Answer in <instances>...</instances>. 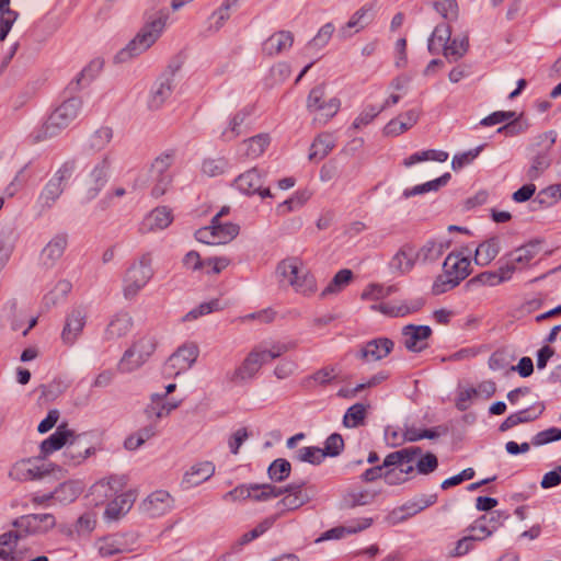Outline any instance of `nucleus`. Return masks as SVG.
I'll return each mask as SVG.
<instances>
[{"mask_svg": "<svg viewBox=\"0 0 561 561\" xmlns=\"http://www.w3.org/2000/svg\"><path fill=\"white\" fill-rule=\"evenodd\" d=\"M291 347L294 345L280 342H262L254 345L240 365L234 368L231 381L245 383L253 380L265 364L280 357Z\"/></svg>", "mask_w": 561, "mask_h": 561, "instance_id": "nucleus-1", "label": "nucleus"}, {"mask_svg": "<svg viewBox=\"0 0 561 561\" xmlns=\"http://www.w3.org/2000/svg\"><path fill=\"white\" fill-rule=\"evenodd\" d=\"M82 100L70 98L62 102L47 118V121L32 133L35 142L56 137L67 128L80 114Z\"/></svg>", "mask_w": 561, "mask_h": 561, "instance_id": "nucleus-2", "label": "nucleus"}, {"mask_svg": "<svg viewBox=\"0 0 561 561\" xmlns=\"http://www.w3.org/2000/svg\"><path fill=\"white\" fill-rule=\"evenodd\" d=\"M152 263V254L146 252L135 259L127 267L122 280V291L125 299H135L150 283L154 275Z\"/></svg>", "mask_w": 561, "mask_h": 561, "instance_id": "nucleus-3", "label": "nucleus"}, {"mask_svg": "<svg viewBox=\"0 0 561 561\" xmlns=\"http://www.w3.org/2000/svg\"><path fill=\"white\" fill-rule=\"evenodd\" d=\"M277 273L297 294L311 296L317 291V283L306 263L298 256H290L277 265Z\"/></svg>", "mask_w": 561, "mask_h": 561, "instance_id": "nucleus-4", "label": "nucleus"}, {"mask_svg": "<svg viewBox=\"0 0 561 561\" xmlns=\"http://www.w3.org/2000/svg\"><path fill=\"white\" fill-rule=\"evenodd\" d=\"M168 21L169 15L163 12L150 16L121 54L135 57L147 51L164 33Z\"/></svg>", "mask_w": 561, "mask_h": 561, "instance_id": "nucleus-5", "label": "nucleus"}, {"mask_svg": "<svg viewBox=\"0 0 561 561\" xmlns=\"http://www.w3.org/2000/svg\"><path fill=\"white\" fill-rule=\"evenodd\" d=\"M341 105L340 98L328 95L324 83L313 87L306 100V110L311 115L312 124L318 126L328 124L340 112Z\"/></svg>", "mask_w": 561, "mask_h": 561, "instance_id": "nucleus-6", "label": "nucleus"}, {"mask_svg": "<svg viewBox=\"0 0 561 561\" xmlns=\"http://www.w3.org/2000/svg\"><path fill=\"white\" fill-rule=\"evenodd\" d=\"M419 451V448H404L389 454L383 460L386 483L396 485L405 482L414 469L413 461Z\"/></svg>", "mask_w": 561, "mask_h": 561, "instance_id": "nucleus-7", "label": "nucleus"}, {"mask_svg": "<svg viewBox=\"0 0 561 561\" xmlns=\"http://www.w3.org/2000/svg\"><path fill=\"white\" fill-rule=\"evenodd\" d=\"M156 340L151 335L136 339L118 363L122 373H130L142 366L156 350Z\"/></svg>", "mask_w": 561, "mask_h": 561, "instance_id": "nucleus-8", "label": "nucleus"}, {"mask_svg": "<svg viewBox=\"0 0 561 561\" xmlns=\"http://www.w3.org/2000/svg\"><path fill=\"white\" fill-rule=\"evenodd\" d=\"M239 233V226L232 222H221L213 218L209 226L195 231V239L208 245L226 244L232 241Z\"/></svg>", "mask_w": 561, "mask_h": 561, "instance_id": "nucleus-9", "label": "nucleus"}, {"mask_svg": "<svg viewBox=\"0 0 561 561\" xmlns=\"http://www.w3.org/2000/svg\"><path fill=\"white\" fill-rule=\"evenodd\" d=\"M112 162L111 154H105L87 175L82 184V199L84 202L94 199L105 186L110 178Z\"/></svg>", "mask_w": 561, "mask_h": 561, "instance_id": "nucleus-10", "label": "nucleus"}, {"mask_svg": "<svg viewBox=\"0 0 561 561\" xmlns=\"http://www.w3.org/2000/svg\"><path fill=\"white\" fill-rule=\"evenodd\" d=\"M264 182L265 174L257 168H251L234 179L233 186L247 196L273 197L270 188L264 186Z\"/></svg>", "mask_w": 561, "mask_h": 561, "instance_id": "nucleus-11", "label": "nucleus"}, {"mask_svg": "<svg viewBox=\"0 0 561 561\" xmlns=\"http://www.w3.org/2000/svg\"><path fill=\"white\" fill-rule=\"evenodd\" d=\"M24 537L45 535L56 526V518L50 513L23 515L12 523Z\"/></svg>", "mask_w": 561, "mask_h": 561, "instance_id": "nucleus-12", "label": "nucleus"}, {"mask_svg": "<svg viewBox=\"0 0 561 561\" xmlns=\"http://www.w3.org/2000/svg\"><path fill=\"white\" fill-rule=\"evenodd\" d=\"M376 16V4L374 2H367L359 7L339 28V36L342 39L351 38L353 35L364 31L375 20Z\"/></svg>", "mask_w": 561, "mask_h": 561, "instance_id": "nucleus-13", "label": "nucleus"}, {"mask_svg": "<svg viewBox=\"0 0 561 561\" xmlns=\"http://www.w3.org/2000/svg\"><path fill=\"white\" fill-rule=\"evenodd\" d=\"M199 350L196 343L188 342L180 346L168 359L164 371L178 376L188 370L196 362Z\"/></svg>", "mask_w": 561, "mask_h": 561, "instance_id": "nucleus-14", "label": "nucleus"}, {"mask_svg": "<svg viewBox=\"0 0 561 561\" xmlns=\"http://www.w3.org/2000/svg\"><path fill=\"white\" fill-rule=\"evenodd\" d=\"M48 472V465L39 456L16 461L10 470V477L18 481H33L42 479Z\"/></svg>", "mask_w": 561, "mask_h": 561, "instance_id": "nucleus-15", "label": "nucleus"}, {"mask_svg": "<svg viewBox=\"0 0 561 561\" xmlns=\"http://www.w3.org/2000/svg\"><path fill=\"white\" fill-rule=\"evenodd\" d=\"M436 502L437 494L435 493L416 495L407 501L402 506L393 510L388 516L389 523L392 525L399 524L434 505Z\"/></svg>", "mask_w": 561, "mask_h": 561, "instance_id": "nucleus-16", "label": "nucleus"}, {"mask_svg": "<svg viewBox=\"0 0 561 561\" xmlns=\"http://www.w3.org/2000/svg\"><path fill=\"white\" fill-rule=\"evenodd\" d=\"M174 507L173 496L165 490H156L148 494L139 504L140 512L149 517H160Z\"/></svg>", "mask_w": 561, "mask_h": 561, "instance_id": "nucleus-17", "label": "nucleus"}, {"mask_svg": "<svg viewBox=\"0 0 561 561\" xmlns=\"http://www.w3.org/2000/svg\"><path fill=\"white\" fill-rule=\"evenodd\" d=\"M173 160V153L171 152H164L153 160L150 168V176L156 182L152 187L153 196L159 197L163 195L170 185L171 175L169 174V169Z\"/></svg>", "mask_w": 561, "mask_h": 561, "instance_id": "nucleus-18", "label": "nucleus"}, {"mask_svg": "<svg viewBox=\"0 0 561 561\" xmlns=\"http://www.w3.org/2000/svg\"><path fill=\"white\" fill-rule=\"evenodd\" d=\"M94 454V448L88 439L87 434H76L72 432L69 443L64 451V463L68 466H79L87 458Z\"/></svg>", "mask_w": 561, "mask_h": 561, "instance_id": "nucleus-19", "label": "nucleus"}, {"mask_svg": "<svg viewBox=\"0 0 561 561\" xmlns=\"http://www.w3.org/2000/svg\"><path fill=\"white\" fill-rule=\"evenodd\" d=\"M417 260L416 248L405 243L399 248L388 263L391 273L403 276L409 274L415 266Z\"/></svg>", "mask_w": 561, "mask_h": 561, "instance_id": "nucleus-20", "label": "nucleus"}, {"mask_svg": "<svg viewBox=\"0 0 561 561\" xmlns=\"http://www.w3.org/2000/svg\"><path fill=\"white\" fill-rule=\"evenodd\" d=\"M443 270L455 280L461 283L471 273L470 253L465 254L462 251L450 252L443 263Z\"/></svg>", "mask_w": 561, "mask_h": 561, "instance_id": "nucleus-21", "label": "nucleus"}, {"mask_svg": "<svg viewBox=\"0 0 561 561\" xmlns=\"http://www.w3.org/2000/svg\"><path fill=\"white\" fill-rule=\"evenodd\" d=\"M87 322V312L82 308L72 309L66 317L65 325L61 331V341L64 344L73 345L81 335Z\"/></svg>", "mask_w": 561, "mask_h": 561, "instance_id": "nucleus-22", "label": "nucleus"}, {"mask_svg": "<svg viewBox=\"0 0 561 561\" xmlns=\"http://www.w3.org/2000/svg\"><path fill=\"white\" fill-rule=\"evenodd\" d=\"M431 335L432 329L428 325L408 324L402 329V342L411 352L425 350Z\"/></svg>", "mask_w": 561, "mask_h": 561, "instance_id": "nucleus-23", "label": "nucleus"}, {"mask_svg": "<svg viewBox=\"0 0 561 561\" xmlns=\"http://www.w3.org/2000/svg\"><path fill=\"white\" fill-rule=\"evenodd\" d=\"M280 501L277 502L276 507L278 510L277 518L285 512L298 510L302 505L309 502L310 496L302 490L301 484H289L283 488V494Z\"/></svg>", "mask_w": 561, "mask_h": 561, "instance_id": "nucleus-24", "label": "nucleus"}, {"mask_svg": "<svg viewBox=\"0 0 561 561\" xmlns=\"http://www.w3.org/2000/svg\"><path fill=\"white\" fill-rule=\"evenodd\" d=\"M126 483L124 476H113L108 479L98 481L91 486L90 496L95 505L102 504L106 499L112 497Z\"/></svg>", "mask_w": 561, "mask_h": 561, "instance_id": "nucleus-25", "label": "nucleus"}, {"mask_svg": "<svg viewBox=\"0 0 561 561\" xmlns=\"http://www.w3.org/2000/svg\"><path fill=\"white\" fill-rule=\"evenodd\" d=\"M136 496L137 493L134 490H128L116 495L112 501L107 503L104 512V518L112 522L118 520L125 516L133 507L136 501Z\"/></svg>", "mask_w": 561, "mask_h": 561, "instance_id": "nucleus-26", "label": "nucleus"}, {"mask_svg": "<svg viewBox=\"0 0 561 561\" xmlns=\"http://www.w3.org/2000/svg\"><path fill=\"white\" fill-rule=\"evenodd\" d=\"M271 142L267 134H260L239 144L237 157L240 160H254L261 157Z\"/></svg>", "mask_w": 561, "mask_h": 561, "instance_id": "nucleus-27", "label": "nucleus"}, {"mask_svg": "<svg viewBox=\"0 0 561 561\" xmlns=\"http://www.w3.org/2000/svg\"><path fill=\"white\" fill-rule=\"evenodd\" d=\"M68 245V238L64 233L54 236L41 252V264L53 267L61 259Z\"/></svg>", "mask_w": 561, "mask_h": 561, "instance_id": "nucleus-28", "label": "nucleus"}, {"mask_svg": "<svg viewBox=\"0 0 561 561\" xmlns=\"http://www.w3.org/2000/svg\"><path fill=\"white\" fill-rule=\"evenodd\" d=\"M180 401H167L165 394L152 393L150 402L145 408V414L148 420L156 422L167 417L173 410L178 409Z\"/></svg>", "mask_w": 561, "mask_h": 561, "instance_id": "nucleus-29", "label": "nucleus"}, {"mask_svg": "<svg viewBox=\"0 0 561 561\" xmlns=\"http://www.w3.org/2000/svg\"><path fill=\"white\" fill-rule=\"evenodd\" d=\"M174 89V80L171 77L159 78L150 89L147 104L150 110H159L171 96Z\"/></svg>", "mask_w": 561, "mask_h": 561, "instance_id": "nucleus-30", "label": "nucleus"}, {"mask_svg": "<svg viewBox=\"0 0 561 561\" xmlns=\"http://www.w3.org/2000/svg\"><path fill=\"white\" fill-rule=\"evenodd\" d=\"M94 547L101 558H111L113 556L130 551L123 535H107L99 538Z\"/></svg>", "mask_w": 561, "mask_h": 561, "instance_id": "nucleus-31", "label": "nucleus"}, {"mask_svg": "<svg viewBox=\"0 0 561 561\" xmlns=\"http://www.w3.org/2000/svg\"><path fill=\"white\" fill-rule=\"evenodd\" d=\"M294 44V34L290 31H278L268 36L262 45L266 56L274 57L288 51Z\"/></svg>", "mask_w": 561, "mask_h": 561, "instance_id": "nucleus-32", "label": "nucleus"}, {"mask_svg": "<svg viewBox=\"0 0 561 561\" xmlns=\"http://www.w3.org/2000/svg\"><path fill=\"white\" fill-rule=\"evenodd\" d=\"M215 465L211 461L197 462L185 472L182 484L185 489L195 488L210 479L215 473Z\"/></svg>", "mask_w": 561, "mask_h": 561, "instance_id": "nucleus-33", "label": "nucleus"}, {"mask_svg": "<svg viewBox=\"0 0 561 561\" xmlns=\"http://www.w3.org/2000/svg\"><path fill=\"white\" fill-rule=\"evenodd\" d=\"M72 430L68 428L66 424H61L57 427V430L46 439H44L41 444V456L43 458L61 449L62 447H67L70 437H72Z\"/></svg>", "mask_w": 561, "mask_h": 561, "instance_id": "nucleus-34", "label": "nucleus"}, {"mask_svg": "<svg viewBox=\"0 0 561 561\" xmlns=\"http://www.w3.org/2000/svg\"><path fill=\"white\" fill-rule=\"evenodd\" d=\"M393 348V342L387 337L369 341L360 351V357L367 362L385 358Z\"/></svg>", "mask_w": 561, "mask_h": 561, "instance_id": "nucleus-35", "label": "nucleus"}, {"mask_svg": "<svg viewBox=\"0 0 561 561\" xmlns=\"http://www.w3.org/2000/svg\"><path fill=\"white\" fill-rule=\"evenodd\" d=\"M173 221V215L167 206H160L151 210L142 221V229L146 231L163 230Z\"/></svg>", "mask_w": 561, "mask_h": 561, "instance_id": "nucleus-36", "label": "nucleus"}, {"mask_svg": "<svg viewBox=\"0 0 561 561\" xmlns=\"http://www.w3.org/2000/svg\"><path fill=\"white\" fill-rule=\"evenodd\" d=\"M373 524V519L369 517L359 518L351 522L347 526H339L332 529L327 530L320 538L321 540H332V539H341L345 536L353 535L359 533L362 530L367 529Z\"/></svg>", "mask_w": 561, "mask_h": 561, "instance_id": "nucleus-37", "label": "nucleus"}, {"mask_svg": "<svg viewBox=\"0 0 561 561\" xmlns=\"http://www.w3.org/2000/svg\"><path fill=\"white\" fill-rule=\"evenodd\" d=\"M133 327V319L127 312H121L113 317L104 331L106 341H115L125 336Z\"/></svg>", "mask_w": 561, "mask_h": 561, "instance_id": "nucleus-38", "label": "nucleus"}, {"mask_svg": "<svg viewBox=\"0 0 561 561\" xmlns=\"http://www.w3.org/2000/svg\"><path fill=\"white\" fill-rule=\"evenodd\" d=\"M419 111L410 110L391 119L383 129L386 136H399L412 128L419 119Z\"/></svg>", "mask_w": 561, "mask_h": 561, "instance_id": "nucleus-39", "label": "nucleus"}, {"mask_svg": "<svg viewBox=\"0 0 561 561\" xmlns=\"http://www.w3.org/2000/svg\"><path fill=\"white\" fill-rule=\"evenodd\" d=\"M84 490V483L81 480H69L60 483L53 492L54 500L60 504H69Z\"/></svg>", "mask_w": 561, "mask_h": 561, "instance_id": "nucleus-40", "label": "nucleus"}, {"mask_svg": "<svg viewBox=\"0 0 561 561\" xmlns=\"http://www.w3.org/2000/svg\"><path fill=\"white\" fill-rule=\"evenodd\" d=\"M543 411V407L538 404L537 407H530L520 410L516 413L508 415L500 425L501 432H506L522 423H527L536 420Z\"/></svg>", "mask_w": 561, "mask_h": 561, "instance_id": "nucleus-41", "label": "nucleus"}, {"mask_svg": "<svg viewBox=\"0 0 561 561\" xmlns=\"http://www.w3.org/2000/svg\"><path fill=\"white\" fill-rule=\"evenodd\" d=\"M24 536L16 530H9L0 535V559L4 561H20L15 548Z\"/></svg>", "mask_w": 561, "mask_h": 561, "instance_id": "nucleus-42", "label": "nucleus"}, {"mask_svg": "<svg viewBox=\"0 0 561 561\" xmlns=\"http://www.w3.org/2000/svg\"><path fill=\"white\" fill-rule=\"evenodd\" d=\"M500 526V516L496 517L491 516L486 517L483 516L479 519H477L470 527V536L476 541L484 540L485 538L490 537L492 534H494Z\"/></svg>", "mask_w": 561, "mask_h": 561, "instance_id": "nucleus-43", "label": "nucleus"}, {"mask_svg": "<svg viewBox=\"0 0 561 561\" xmlns=\"http://www.w3.org/2000/svg\"><path fill=\"white\" fill-rule=\"evenodd\" d=\"M501 244L497 238H490L480 243L474 251V262L477 265H489L500 253Z\"/></svg>", "mask_w": 561, "mask_h": 561, "instance_id": "nucleus-44", "label": "nucleus"}, {"mask_svg": "<svg viewBox=\"0 0 561 561\" xmlns=\"http://www.w3.org/2000/svg\"><path fill=\"white\" fill-rule=\"evenodd\" d=\"M449 242L445 240H428L421 248H416L419 262H434L448 249Z\"/></svg>", "mask_w": 561, "mask_h": 561, "instance_id": "nucleus-45", "label": "nucleus"}, {"mask_svg": "<svg viewBox=\"0 0 561 561\" xmlns=\"http://www.w3.org/2000/svg\"><path fill=\"white\" fill-rule=\"evenodd\" d=\"M335 147V138L330 133L318 135L310 146L309 160L318 161L324 159Z\"/></svg>", "mask_w": 561, "mask_h": 561, "instance_id": "nucleus-46", "label": "nucleus"}, {"mask_svg": "<svg viewBox=\"0 0 561 561\" xmlns=\"http://www.w3.org/2000/svg\"><path fill=\"white\" fill-rule=\"evenodd\" d=\"M377 493L368 489H351L342 497V507L353 508L371 504Z\"/></svg>", "mask_w": 561, "mask_h": 561, "instance_id": "nucleus-47", "label": "nucleus"}, {"mask_svg": "<svg viewBox=\"0 0 561 561\" xmlns=\"http://www.w3.org/2000/svg\"><path fill=\"white\" fill-rule=\"evenodd\" d=\"M371 309L389 317H404L416 311L419 306L409 305L404 301H389L373 305Z\"/></svg>", "mask_w": 561, "mask_h": 561, "instance_id": "nucleus-48", "label": "nucleus"}, {"mask_svg": "<svg viewBox=\"0 0 561 561\" xmlns=\"http://www.w3.org/2000/svg\"><path fill=\"white\" fill-rule=\"evenodd\" d=\"M113 139V129L108 126L96 128L87 139L85 147L89 151L100 152L104 150Z\"/></svg>", "mask_w": 561, "mask_h": 561, "instance_id": "nucleus-49", "label": "nucleus"}, {"mask_svg": "<svg viewBox=\"0 0 561 561\" xmlns=\"http://www.w3.org/2000/svg\"><path fill=\"white\" fill-rule=\"evenodd\" d=\"M65 188L59 186L57 180H49L37 198V205L42 210L49 209L60 197Z\"/></svg>", "mask_w": 561, "mask_h": 561, "instance_id": "nucleus-50", "label": "nucleus"}, {"mask_svg": "<svg viewBox=\"0 0 561 561\" xmlns=\"http://www.w3.org/2000/svg\"><path fill=\"white\" fill-rule=\"evenodd\" d=\"M451 31L447 24L437 25L428 38L427 48L431 54L444 53L450 41Z\"/></svg>", "mask_w": 561, "mask_h": 561, "instance_id": "nucleus-51", "label": "nucleus"}, {"mask_svg": "<svg viewBox=\"0 0 561 561\" xmlns=\"http://www.w3.org/2000/svg\"><path fill=\"white\" fill-rule=\"evenodd\" d=\"M551 161V154L533 152L529 160V168L526 171L527 179L530 181L539 179L545 171L550 168Z\"/></svg>", "mask_w": 561, "mask_h": 561, "instance_id": "nucleus-52", "label": "nucleus"}, {"mask_svg": "<svg viewBox=\"0 0 561 561\" xmlns=\"http://www.w3.org/2000/svg\"><path fill=\"white\" fill-rule=\"evenodd\" d=\"M283 495V488L272 484H250V500L254 502H266Z\"/></svg>", "mask_w": 561, "mask_h": 561, "instance_id": "nucleus-53", "label": "nucleus"}, {"mask_svg": "<svg viewBox=\"0 0 561 561\" xmlns=\"http://www.w3.org/2000/svg\"><path fill=\"white\" fill-rule=\"evenodd\" d=\"M18 18L19 12L10 8V0H0V42L7 38Z\"/></svg>", "mask_w": 561, "mask_h": 561, "instance_id": "nucleus-54", "label": "nucleus"}, {"mask_svg": "<svg viewBox=\"0 0 561 561\" xmlns=\"http://www.w3.org/2000/svg\"><path fill=\"white\" fill-rule=\"evenodd\" d=\"M247 117V112L244 110L239 111L232 114L227 125L220 131V139L224 141H231L236 139L241 134V126L244 123Z\"/></svg>", "mask_w": 561, "mask_h": 561, "instance_id": "nucleus-55", "label": "nucleus"}, {"mask_svg": "<svg viewBox=\"0 0 561 561\" xmlns=\"http://www.w3.org/2000/svg\"><path fill=\"white\" fill-rule=\"evenodd\" d=\"M539 253V245L536 243H527L524 244L514 251H512L510 256L513 259V262L517 264V266L522 270L526 267Z\"/></svg>", "mask_w": 561, "mask_h": 561, "instance_id": "nucleus-56", "label": "nucleus"}, {"mask_svg": "<svg viewBox=\"0 0 561 561\" xmlns=\"http://www.w3.org/2000/svg\"><path fill=\"white\" fill-rule=\"evenodd\" d=\"M202 173L215 178L230 170V163L225 157L206 158L202 163Z\"/></svg>", "mask_w": 561, "mask_h": 561, "instance_id": "nucleus-57", "label": "nucleus"}, {"mask_svg": "<svg viewBox=\"0 0 561 561\" xmlns=\"http://www.w3.org/2000/svg\"><path fill=\"white\" fill-rule=\"evenodd\" d=\"M542 208H549L561 202V183L541 188L535 199Z\"/></svg>", "mask_w": 561, "mask_h": 561, "instance_id": "nucleus-58", "label": "nucleus"}, {"mask_svg": "<svg viewBox=\"0 0 561 561\" xmlns=\"http://www.w3.org/2000/svg\"><path fill=\"white\" fill-rule=\"evenodd\" d=\"M557 140V133L554 130H548L534 137L530 144V151L536 153L545 152L551 154V150Z\"/></svg>", "mask_w": 561, "mask_h": 561, "instance_id": "nucleus-59", "label": "nucleus"}, {"mask_svg": "<svg viewBox=\"0 0 561 561\" xmlns=\"http://www.w3.org/2000/svg\"><path fill=\"white\" fill-rule=\"evenodd\" d=\"M277 520V515H272L261 520L253 529L244 533L238 540L239 546L247 545L265 534Z\"/></svg>", "mask_w": 561, "mask_h": 561, "instance_id": "nucleus-60", "label": "nucleus"}, {"mask_svg": "<svg viewBox=\"0 0 561 561\" xmlns=\"http://www.w3.org/2000/svg\"><path fill=\"white\" fill-rule=\"evenodd\" d=\"M353 273L351 270L344 268L340 270L334 277L331 279V282L328 284V286L323 289L322 296H328L332 294L340 293L343 290L352 280Z\"/></svg>", "mask_w": 561, "mask_h": 561, "instance_id": "nucleus-61", "label": "nucleus"}, {"mask_svg": "<svg viewBox=\"0 0 561 561\" xmlns=\"http://www.w3.org/2000/svg\"><path fill=\"white\" fill-rule=\"evenodd\" d=\"M468 37H455L449 41L444 49V56L450 61H456L461 58L468 50Z\"/></svg>", "mask_w": 561, "mask_h": 561, "instance_id": "nucleus-62", "label": "nucleus"}, {"mask_svg": "<svg viewBox=\"0 0 561 561\" xmlns=\"http://www.w3.org/2000/svg\"><path fill=\"white\" fill-rule=\"evenodd\" d=\"M366 407L362 403H355L347 409L343 417L345 427L354 428L364 423L366 417Z\"/></svg>", "mask_w": 561, "mask_h": 561, "instance_id": "nucleus-63", "label": "nucleus"}, {"mask_svg": "<svg viewBox=\"0 0 561 561\" xmlns=\"http://www.w3.org/2000/svg\"><path fill=\"white\" fill-rule=\"evenodd\" d=\"M334 31H335V26L332 22H328V23L323 24L319 28V31L317 32L314 37L307 44V48L308 49H312V48L322 49L323 47H325L329 44Z\"/></svg>", "mask_w": 561, "mask_h": 561, "instance_id": "nucleus-64", "label": "nucleus"}]
</instances>
